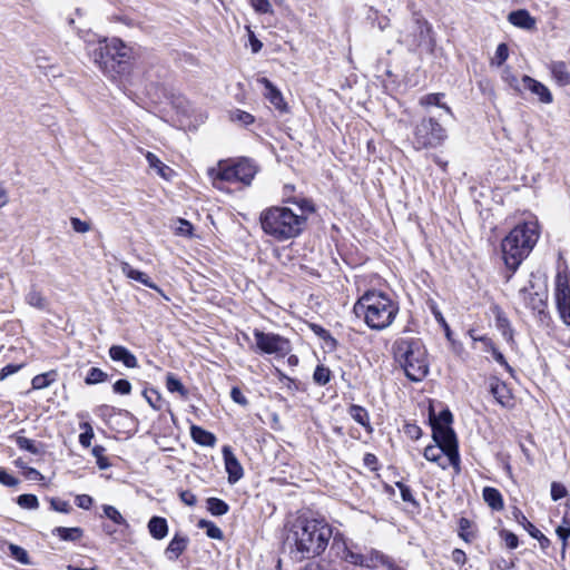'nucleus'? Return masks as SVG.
Listing matches in <instances>:
<instances>
[{
	"instance_id": "1",
	"label": "nucleus",
	"mask_w": 570,
	"mask_h": 570,
	"mask_svg": "<svg viewBox=\"0 0 570 570\" xmlns=\"http://www.w3.org/2000/svg\"><path fill=\"white\" fill-rule=\"evenodd\" d=\"M333 529L323 518L298 515L287 525L286 544L294 560L321 556L327 548Z\"/></svg>"
},
{
	"instance_id": "2",
	"label": "nucleus",
	"mask_w": 570,
	"mask_h": 570,
	"mask_svg": "<svg viewBox=\"0 0 570 570\" xmlns=\"http://www.w3.org/2000/svg\"><path fill=\"white\" fill-rule=\"evenodd\" d=\"M353 311L357 317H363L365 324L375 331L387 328L399 313V304L381 291H366L354 304Z\"/></svg>"
},
{
	"instance_id": "3",
	"label": "nucleus",
	"mask_w": 570,
	"mask_h": 570,
	"mask_svg": "<svg viewBox=\"0 0 570 570\" xmlns=\"http://www.w3.org/2000/svg\"><path fill=\"white\" fill-rule=\"evenodd\" d=\"M263 232L277 242L298 237L306 227V218L286 206H272L259 215Z\"/></svg>"
},
{
	"instance_id": "4",
	"label": "nucleus",
	"mask_w": 570,
	"mask_h": 570,
	"mask_svg": "<svg viewBox=\"0 0 570 570\" xmlns=\"http://www.w3.org/2000/svg\"><path fill=\"white\" fill-rule=\"evenodd\" d=\"M539 239L537 222L517 225L502 240L501 249L505 266L513 272L530 254Z\"/></svg>"
},
{
	"instance_id": "5",
	"label": "nucleus",
	"mask_w": 570,
	"mask_h": 570,
	"mask_svg": "<svg viewBox=\"0 0 570 570\" xmlns=\"http://www.w3.org/2000/svg\"><path fill=\"white\" fill-rule=\"evenodd\" d=\"M392 350L395 361L409 380L421 382L429 374L428 353L420 338L399 337Z\"/></svg>"
},
{
	"instance_id": "6",
	"label": "nucleus",
	"mask_w": 570,
	"mask_h": 570,
	"mask_svg": "<svg viewBox=\"0 0 570 570\" xmlns=\"http://www.w3.org/2000/svg\"><path fill=\"white\" fill-rule=\"evenodd\" d=\"M91 57L107 75H124L129 70L131 48L120 39L104 40L91 51Z\"/></svg>"
},
{
	"instance_id": "7",
	"label": "nucleus",
	"mask_w": 570,
	"mask_h": 570,
	"mask_svg": "<svg viewBox=\"0 0 570 570\" xmlns=\"http://www.w3.org/2000/svg\"><path fill=\"white\" fill-rule=\"evenodd\" d=\"M446 138L445 128L434 117L422 118L413 130V146L416 150L438 148Z\"/></svg>"
},
{
	"instance_id": "8",
	"label": "nucleus",
	"mask_w": 570,
	"mask_h": 570,
	"mask_svg": "<svg viewBox=\"0 0 570 570\" xmlns=\"http://www.w3.org/2000/svg\"><path fill=\"white\" fill-rule=\"evenodd\" d=\"M256 348L264 354H273L276 357H285L292 351L291 342L275 333H265L254 330Z\"/></svg>"
},
{
	"instance_id": "9",
	"label": "nucleus",
	"mask_w": 570,
	"mask_h": 570,
	"mask_svg": "<svg viewBox=\"0 0 570 570\" xmlns=\"http://www.w3.org/2000/svg\"><path fill=\"white\" fill-rule=\"evenodd\" d=\"M432 436L436 445L444 450L445 456H448L449 463L458 468L460 463L458 441L455 433L451 426L432 429Z\"/></svg>"
},
{
	"instance_id": "10",
	"label": "nucleus",
	"mask_w": 570,
	"mask_h": 570,
	"mask_svg": "<svg viewBox=\"0 0 570 570\" xmlns=\"http://www.w3.org/2000/svg\"><path fill=\"white\" fill-rule=\"evenodd\" d=\"M556 302L562 322L570 326V275L558 272L556 276Z\"/></svg>"
},
{
	"instance_id": "11",
	"label": "nucleus",
	"mask_w": 570,
	"mask_h": 570,
	"mask_svg": "<svg viewBox=\"0 0 570 570\" xmlns=\"http://www.w3.org/2000/svg\"><path fill=\"white\" fill-rule=\"evenodd\" d=\"M519 297L525 307L542 314L544 312L548 298V291L544 287H537L532 282L519 291Z\"/></svg>"
},
{
	"instance_id": "12",
	"label": "nucleus",
	"mask_w": 570,
	"mask_h": 570,
	"mask_svg": "<svg viewBox=\"0 0 570 570\" xmlns=\"http://www.w3.org/2000/svg\"><path fill=\"white\" fill-rule=\"evenodd\" d=\"M207 174L217 189H223L224 183H238L233 161L220 160L215 167L208 168Z\"/></svg>"
},
{
	"instance_id": "13",
	"label": "nucleus",
	"mask_w": 570,
	"mask_h": 570,
	"mask_svg": "<svg viewBox=\"0 0 570 570\" xmlns=\"http://www.w3.org/2000/svg\"><path fill=\"white\" fill-rule=\"evenodd\" d=\"M334 547L337 549V554L346 562L354 566H363V553L353 543L347 542L341 534L334 537Z\"/></svg>"
},
{
	"instance_id": "14",
	"label": "nucleus",
	"mask_w": 570,
	"mask_h": 570,
	"mask_svg": "<svg viewBox=\"0 0 570 570\" xmlns=\"http://www.w3.org/2000/svg\"><path fill=\"white\" fill-rule=\"evenodd\" d=\"M489 389L490 393L501 406L510 409L514 405L513 395L510 387L500 379L495 376L490 377Z\"/></svg>"
},
{
	"instance_id": "15",
	"label": "nucleus",
	"mask_w": 570,
	"mask_h": 570,
	"mask_svg": "<svg viewBox=\"0 0 570 570\" xmlns=\"http://www.w3.org/2000/svg\"><path fill=\"white\" fill-rule=\"evenodd\" d=\"M223 458L226 472L228 473V482L234 484L243 478V468L228 445L223 448Z\"/></svg>"
},
{
	"instance_id": "16",
	"label": "nucleus",
	"mask_w": 570,
	"mask_h": 570,
	"mask_svg": "<svg viewBox=\"0 0 570 570\" xmlns=\"http://www.w3.org/2000/svg\"><path fill=\"white\" fill-rule=\"evenodd\" d=\"M521 82L525 89L538 96L542 104H551L553 101L551 91L542 82L531 78L530 76H523Z\"/></svg>"
},
{
	"instance_id": "17",
	"label": "nucleus",
	"mask_w": 570,
	"mask_h": 570,
	"mask_svg": "<svg viewBox=\"0 0 570 570\" xmlns=\"http://www.w3.org/2000/svg\"><path fill=\"white\" fill-rule=\"evenodd\" d=\"M261 85L264 86L265 98L279 111L286 110V104L284 101L282 92L269 81L267 78L263 77L257 80Z\"/></svg>"
},
{
	"instance_id": "18",
	"label": "nucleus",
	"mask_w": 570,
	"mask_h": 570,
	"mask_svg": "<svg viewBox=\"0 0 570 570\" xmlns=\"http://www.w3.org/2000/svg\"><path fill=\"white\" fill-rule=\"evenodd\" d=\"M109 356L114 362H121L128 368L138 367L137 357L122 345L110 346Z\"/></svg>"
},
{
	"instance_id": "19",
	"label": "nucleus",
	"mask_w": 570,
	"mask_h": 570,
	"mask_svg": "<svg viewBox=\"0 0 570 570\" xmlns=\"http://www.w3.org/2000/svg\"><path fill=\"white\" fill-rule=\"evenodd\" d=\"M189 539L187 535L176 533L165 549V556L168 560H177L187 549Z\"/></svg>"
},
{
	"instance_id": "20",
	"label": "nucleus",
	"mask_w": 570,
	"mask_h": 570,
	"mask_svg": "<svg viewBox=\"0 0 570 570\" xmlns=\"http://www.w3.org/2000/svg\"><path fill=\"white\" fill-rule=\"evenodd\" d=\"M233 163H234L235 170L237 174L238 183L249 185L252 179L254 178V176L257 173L256 165L247 158H242V159H239L237 161H233Z\"/></svg>"
},
{
	"instance_id": "21",
	"label": "nucleus",
	"mask_w": 570,
	"mask_h": 570,
	"mask_svg": "<svg viewBox=\"0 0 570 570\" xmlns=\"http://www.w3.org/2000/svg\"><path fill=\"white\" fill-rule=\"evenodd\" d=\"M120 268H121L122 274L126 275L128 278L137 281V282L144 284L145 286L157 291L163 296H165L163 291H161V288H159L155 283H153L150 281V278L148 277V275L145 274L144 272L135 269L127 262H122L121 265H120Z\"/></svg>"
},
{
	"instance_id": "22",
	"label": "nucleus",
	"mask_w": 570,
	"mask_h": 570,
	"mask_svg": "<svg viewBox=\"0 0 570 570\" xmlns=\"http://www.w3.org/2000/svg\"><path fill=\"white\" fill-rule=\"evenodd\" d=\"M508 20L513 26L525 30H532L535 28V19L524 9L510 12Z\"/></svg>"
},
{
	"instance_id": "23",
	"label": "nucleus",
	"mask_w": 570,
	"mask_h": 570,
	"mask_svg": "<svg viewBox=\"0 0 570 570\" xmlns=\"http://www.w3.org/2000/svg\"><path fill=\"white\" fill-rule=\"evenodd\" d=\"M517 519L520 524L528 531V533L537 539L540 543L541 549L546 550L550 546V540L539 530L537 529L520 511H517Z\"/></svg>"
},
{
	"instance_id": "24",
	"label": "nucleus",
	"mask_w": 570,
	"mask_h": 570,
	"mask_svg": "<svg viewBox=\"0 0 570 570\" xmlns=\"http://www.w3.org/2000/svg\"><path fill=\"white\" fill-rule=\"evenodd\" d=\"M190 436L195 443L202 446L214 448L217 441L216 436L212 432L198 425L190 426Z\"/></svg>"
},
{
	"instance_id": "25",
	"label": "nucleus",
	"mask_w": 570,
	"mask_h": 570,
	"mask_svg": "<svg viewBox=\"0 0 570 570\" xmlns=\"http://www.w3.org/2000/svg\"><path fill=\"white\" fill-rule=\"evenodd\" d=\"M485 503L494 511H501L504 508L503 498L500 491L492 487H485L482 491Z\"/></svg>"
},
{
	"instance_id": "26",
	"label": "nucleus",
	"mask_w": 570,
	"mask_h": 570,
	"mask_svg": "<svg viewBox=\"0 0 570 570\" xmlns=\"http://www.w3.org/2000/svg\"><path fill=\"white\" fill-rule=\"evenodd\" d=\"M550 70L556 82L561 86L570 85V71L563 61H554L550 66Z\"/></svg>"
},
{
	"instance_id": "27",
	"label": "nucleus",
	"mask_w": 570,
	"mask_h": 570,
	"mask_svg": "<svg viewBox=\"0 0 570 570\" xmlns=\"http://www.w3.org/2000/svg\"><path fill=\"white\" fill-rule=\"evenodd\" d=\"M148 531L154 539H164L168 533L166 519L161 517H153L148 522Z\"/></svg>"
},
{
	"instance_id": "28",
	"label": "nucleus",
	"mask_w": 570,
	"mask_h": 570,
	"mask_svg": "<svg viewBox=\"0 0 570 570\" xmlns=\"http://www.w3.org/2000/svg\"><path fill=\"white\" fill-rule=\"evenodd\" d=\"M52 535L59 537V539L62 541L76 542L82 538L83 530L79 527H57L52 530Z\"/></svg>"
},
{
	"instance_id": "29",
	"label": "nucleus",
	"mask_w": 570,
	"mask_h": 570,
	"mask_svg": "<svg viewBox=\"0 0 570 570\" xmlns=\"http://www.w3.org/2000/svg\"><path fill=\"white\" fill-rule=\"evenodd\" d=\"M415 29L419 32V36H415L411 41L406 40V43L409 45V47H413V48L419 47L423 41L426 40V38L429 37V35L431 32V26L426 20H424L422 18H416L415 19Z\"/></svg>"
},
{
	"instance_id": "30",
	"label": "nucleus",
	"mask_w": 570,
	"mask_h": 570,
	"mask_svg": "<svg viewBox=\"0 0 570 570\" xmlns=\"http://www.w3.org/2000/svg\"><path fill=\"white\" fill-rule=\"evenodd\" d=\"M423 455L428 461L436 463L442 469H446L448 465H451L448 458L444 459V450L438 445H428L424 449Z\"/></svg>"
},
{
	"instance_id": "31",
	"label": "nucleus",
	"mask_w": 570,
	"mask_h": 570,
	"mask_svg": "<svg viewBox=\"0 0 570 570\" xmlns=\"http://www.w3.org/2000/svg\"><path fill=\"white\" fill-rule=\"evenodd\" d=\"M348 413L352 419L364 426L368 433L372 432L373 429L370 423L368 412L363 406L353 404L350 406Z\"/></svg>"
},
{
	"instance_id": "32",
	"label": "nucleus",
	"mask_w": 570,
	"mask_h": 570,
	"mask_svg": "<svg viewBox=\"0 0 570 570\" xmlns=\"http://www.w3.org/2000/svg\"><path fill=\"white\" fill-rule=\"evenodd\" d=\"M146 160L150 168H154L159 176L165 179H169V176L173 174L170 167L165 165L155 154L147 151Z\"/></svg>"
},
{
	"instance_id": "33",
	"label": "nucleus",
	"mask_w": 570,
	"mask_h": 570,
	"mask_svg": "<svg viewBox=\"0 0 570 570\" xmlns=\"http://www.w3.org/2000/svg\"><path fill=\"white\" fill-rule=\"evenodd\" d=\"M101 509L104 513L102 515L109 519L112 523L119 527H124L125 529L129 528L128 521L122 517V514L116 507L110 504H104Z\"/></svg>"
},
{
	"instance_id": "34",
	"label": "nucleus",
	"mask_w": 570,
	"mask_h": 570,
	"mask_svg": "<svg viewBox=\"0 0 570 570\" xmlns=\"http://www.w3.org/2000/svg\"><path fill=\"white\" fill-rule=\"evenodd\" d=\"M452 421V413L448 409L442 410L438 415H435L432 410L430 411V423L432 429H434V426H451Z\"/></svg>"
},
{
	"instance_id": "35",
	"label": "nucleus",
	"mask_w": 570,
	"mask_h": 570,
	"mask_svg": "<svg viewBox=\"0 0 570 570\" xmlns=\"http://www.w3.org/2000/svg\"><path fill=\"white\" fill-rule=\"evenodd\" d=\"M57 379V372L56 371H49L42 374L36 375L32 381L31 385L33 390H42L48 387L51 383H53Z\"/></svg>"
},
{
	"instance_id": "36",
	"label": "nucleus",
	"mask_w": 570,
	"mask_h": 570,
	"mask_svg": "<svg viewBox=\"0 0 570 570\" xmlns=\"http://www.w3.org/2000/svg\"><path fill=\"white\" fill-rule=\"evenodd\" d=\"M443 97V94H428L420 98V105L423 107L438 106L443 108L446 114L452 115L451 108L441 102Z\"/></svg>"
},
{
	"instance_id": "37",
	"label": "nucleus",
	"mask_w": 570,
	"mask_h": 570,
	"mask_svg": "<svg viewBox=\"0 0 570 570\" xmlns=\"http://www.w3.org/2000/svg\"><path fill=\"white\" fill-rule=\"evenodd\" d=\"M26 302L28 305L39 309H45L47 306L45 296L35 286H31L30 291L26 295Z\"/></svg>"
},
{
	"instance_id": "38",
	"label": "nucleus",
	"mask_w": 570,
	"mask_h": 570,
	"mask_svg": "<svg viewBox=\"0 0 570 570\" xmlns=\"http://www.w3.org/2000/svg\"><path fill=\"white\" fill-rule=\"evenodd\" d=\"M556 533L562 542L561 554L564 557L568 548V539L570 538V521L568 518L562 519V523L556 529Z\"/></svg>"
},
{
	"instance_id": "39",
	"label": "nucleus",
	"mask_w": 570,
	"mask_h": 570,
	"mask_svg": "<svg viewBox=\"0 0 570 570\" xmlns=\"http://www.w3.org/2000/svg\"><path fill=\"white\" fill-rule=\"evenodd\" d=\"M166 386L169 392H171V393L177 392L184 399H186L188 396L187 389L183 385V383L173 373L167 374Z\"/></svg>"
},
{
	"instance_id": "40",
	"label": "nucleus",
	"mask_w": 570,
	"mask_h": 570,
	"mask_svg": "<svg viewBox=\"0 0 570 570\" xmlns=\"http://www.w3.org/2000/svg\"><path fill=\"white\" fill-rule=\"evenodd\" d=\"M206 503H207V510L213 515H224L229 510L228 504L218 498H209V499H207Z\"/></svg>"
},
{
	"instance_id": "41",
	"label": "nucleus",
	"mask_w": 570,
	"mask_h": 570,
	"mask_svg": "<svg viewBox=\"0 0 570 570\" xmlns=\"http://www.w3.org/2000/svg\"><path fill=\"white\" fill-rule=\"evenodd\" d=\"M286 202L296 205L297 208H298V213L297 214L304 215V217L306 219H307L309 214H313L315 212L314 204L312 203V200H309L307 198H296V197H294V198L287 199Z\"/></svg>"
},
{
	"instance_id": "42",
	"label": "nucleus",
	"mask_w": 570,
	"mask_h": 570,
	"mask_svg": "<svg viewBox=\"0 0 570 570\" xmlns=\"http://www.w3.org/2000/svg\"><path fill=\"white\" fill-rule=\"evenodd\" d=\"M107 380H108V374L106 372H104L99 367H91L88 371L87 376L85 377V383L87 385H94V384L102 383Z\"/></svg>"
},
{
	"instance_id": "43",
	"label": "nucleus",
	"mask_w": 570,
	"mask_h": 570,
	"mask_svg": "<svg viewBox=\"0 0 570 570\" xmlns=\"http://www.w3.org/2000/svg\"><path fill=\"white\" fill-rule=\"evenodd\" d=\"M364 563L362 567L375 568L379 564L385 563V557L379 551L371 550L367 553H363Z\"/></svg>"
},
{
	"instance_id": "44",
	"label": "nucleus",
	"mask_w": 570,
	"mask_h": 570,
	"mask_svg": "<svg viewBox=\"0 0 570 570\" xmlns=\"http://www.w3.org/2000/svg\"><path fill=\"white\" fill-rule=\"evenodd\" d=\"M16 443L20 450L28 451L32 454H39L41 452L40 446L33 441L24 436H17Z\"/></svg>"
},
{
	"instance_id": "45",
	"label": "nucleus",
	"mask_w": 570,
	"mask_h": 570,
	"mask_svg": "<svg viewBox=\"0 0 570 570\" xmlns=\"http://www.w3.org/2000/svg\"><path fill=\"white\" fill-rule=\"evenodd\" d=\"M9 551L12 558H14L21 564H30L29 554L26 549L14 543L9 544Z\"/></svg>"
},
{
	"instance_id": "46",
	"label": "nucleus",
	"mask_w": 570,
	"mask_h": 570,
	"mask_svg": "<svg viewBox=\"0 0 570 570\" xmlns=\"http://www.w3.org/2000/svg\"><path fill=\"white\" fill-rule=\"evenodd\" d=\"M199 528L202 529H205L206 530V534L210 538V539H217V540H222L224 534H223V531L220 530V528H218L215 523H213L212 521H206V520H200L199 523H198Z\"/></svg>"
},
{
	"instance_id": "47",
	"label": "nucleus",
	"mask_w": 570,
	"mask_h": 570,
	"mask_svg": "<svg viewBox=\"0 0 570 570\" xmlns=\"http://www.w3.org/2000/svg\"><path fill=\"white\" fill-rule=\"evenodd\" d=\"M144 396L148 404L156 411L161 410L163 407V400L161 395L158 393V391L150 389L144 391Z\"/></svg>"
},
{
	"instance_id": "48",
	"label": "nucleus",
	"mask_w": 570,
	"mask_h": 570,
	"mask_svg": "<svg viewBox=\"0 0 570 570\" xmlns=\"http://www.w3.org/2000/svg\"><path fill=\"white\" fill-rule=\"evenodd\" d=\"M17 503L22 509L35 510L39 507L38 498L35 494H21L17 499Z\"/></svg>"
},
{
	"instance_id": "49",
	"label": "nucleus",
	"mask_w": 570,
	"mask_h": 570,
	"mask_svg": "<svg viewBox=\"0 0 570 570\" xmlns=\"http://www.w3.org/2000/svg\"><path fill=\"white\" fill-rule=\"evenodd\" d=\"M313 379L318 385H326L331 380L330 368L323 365H317L314 371Z\"/></svg>"
},
{
	"instance_id": "50",
	"label": "nucleus",
	"mask_w": 570,
	"mask_h": 570,
	"mask_svg": "<svg viewBox=\"0 0 570 570\" xmlns=\"http://www.w3.org/2000/svg\"><path fill=\"white\" fill-rule=\"evenodd\" d=\"M230 119L235 122H239L242 125L248 126L254 122L255 118L247 111L244 110H235L230 114Z\"/></svg>"
},
{
	"instance_id": "51",
	"label": "nucleus",
	"mask_w": 570,
	"mask_h": 570,
	"mask_svg": "<svg viewBox=\"0 0 570 570\" xmlns=\"http://www.w3.org/2000/svg\"><path fill=\"white\" fill-rule=\"evenodd\" d=\"M500 538L504 541L505 547L508 549L513 550V549H517L519 546L518 537L509 530H505V529L501 530Z\"/></svg>"
},
{
	"instance_id": "52",
	"label": "nucleus",
	"mask_w": 570,
	"mask_h": 570,
	"mask_svg": "<svg viewBox=\"0 0 570 570\" xmlns=\"http://www.w3.org/2000/svg\"><path fill=\"white\" fill-rule=\"evenodd\" d=\"M81 429L85 431L79 435V443L83 448H89L94 438V430L89 423L81 424Z\"/></svg>"
},
{
	"instance_id": "53",
	"label": "nucleus",
	"mask_w": 570,
	"mask_h": 570,
	"mask_svg": "<svg viewBox=\"0 0 570 570\" xmlns=\"http://www.w3.org/2000/svg\"><path fill=\"white\" fill-rule=\"evenodd\" d=\"M50 507L53 511L61 512V513H70L72 508L69 504L68 501L58 499V498H51L50 499Z\"/></svg>"
},
{
	"instance_id": "54",
	"label": "nucleus",
	"mask_w": 570,
	"mask_h": 570,
	"mask_svg": "<svg viewBox=\"0 0 570 570\" xmlns=\"http://www.w3.org/2000/svg\"><path fill=\"white\" fill-rule=\"evenodd\" d=\"M471 528V521L466 518H461L459 521V535L466 542H470L473 538V534L469 531Z\"/></svg>"
},
{
	"instance_id": "55",
	"label": "nucleus",
	"mask_w": 570,
	"mask_h": 570,
	"mask_svg": "<svg viewBox=\"0 0 570 570\" xmlns=\"http://www.w3.org/2000/svg\"><path fill=\"white\" fill-rule=\"evenodd\" d=\"M396 487L399 488L401 498L404 502H409L414 505H417V502H416L414 495L412 494L410 487H407L403 482H396Z\"/></svg>"
},
{
	"instance_id": "56",
	"label": "nucleus",
	"mask_w": 570,
	"mask_h": 570,
	"mask_svg": "<svg viewBox=\"0 0 570 570\" xmlns=\"http://www.w3.org/2000/svg\"><path fill=\"white\" fill-rule=\"evenodd\" d=\"M114 392L121 395H127L131 392V384L128 380L120 379L114 383Z\"/></svg>"
},
{
	"instance_id": "57",
	"label": "nucleus",
	"mask_w": 570,
	"mask_h": 570,
	"mask_svg": "<svg viewBox=\"0 0 570 570\" xmlns=\"http://www.w3.org/2000/svg\"><path fill=\"white\" fill-rule=\"evenodd\" d=\"M193 225L185 220V219H178L176 223L175 232L177 235L180 236H189L191 235Z\"/></svg>"
},
{
	"instance_id": "58",
	"label": "nucleus",
	"mask_w": 570,
	"mask_h": 570,
	"mask_svg": "<svg viewBox=\"0 0 570 570\" xmlns=\"http://www.w3.org/2000/svg\"><path fill=\"white\" fill-rule=\"evenodd\" d=\"M250 3L255 11L259 13L272 12V4L268 0H250Z\"/></svg>"
},
{
	"instance_id": "59",
	"label": "nucleus",
	"mask_w": 570,
	"mask_h": 570,
	"mask_svg": "<svg viewBox=\"0 0 570 570\" xmlns=\"http://www.w3.org/2000/svg\"><path fill=\"white\" fill-rule=\"evenodd\" d=\"M509 57V48L505 43H500L498 47H497V50H495V61L500 66L502 65Z\"/></svg>"
},
{
	"instance_id": "60",
	"label": "nucleus",
	"mask_w": 570,
	"mask_h": 570,
	"mask_svg": "<svg viewBox=\"0 0 570 570\" xmlns=\"http://www.w3.org/2000/svg\"><path fill=\"white\" fill-rule=\"evenodd\" d=\"M75 502L78 508L89 510L94 503V499L88 494H78L76 495Z\"/></svg>"
},
{
	"instance_id": "61",
	"label": "nucleus",
	"mask_w": 570,
	"mask_h": 570,
	"mask_svg": "<svg viewBox=\"0 0 570 570\" xmlns=\"http://www.w3.org/2000/svg\"><path fill=\"white\" fill-rule=\"evenodd\" d=\"M70 224H71L73 230L77 232V233H82L83 234V233H87V232L90 230V224L85 222V220H81V219H79L77 217H72L70 219Z\"/></svg>"
},
{
	"instance_id": "62",
	"label": "nucleus",
	"mask_w": 570,
	"mask_h": 570,
	"mask_svg": "<svg viewBox=\"0 0 570 570\" xmlns=\"http://www.w3.org/2000/svg\"><path fill=\"white\" fill-rule=\"evenodd\" d=\"M567 495V489L557 482L551 484V498L554 501H558Z\"/></svg>"
},
{
	"instance_id": "63",
	"label": "nucleus",
	"mask_w": 570,
	"mask_h": 570,
	"mask_svg": "<svg viewBox=\"0 0 570 570\" xmlns=\"http://www.w3.org/2000/svg\"><path fill=\"white\" fill-rule=\"evenodd\" d=\"M230 397L232 400L237 403V404H240V405H247L248 404V401L247 399L244 396V394L242 393V391L234 386L230 391Z\"/></svg>"
},
{
	"instance_id": "64",
	"label": "nucleus",
	"mask_w": 570,
	"mask_h": 570,
	"mask_svg": "<svg viewBox=\"0 0 570 570\" xmlns=\"http://www.w3.org/2000/svg\"><path fill=\"white\" fill-rule=\"evenodd\" d=\"M0 483L7 487H14L19 483L18 479L7 473L4 470H0Z\"/></svg>"
}]
</instances>
